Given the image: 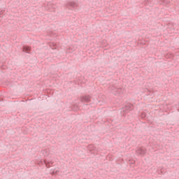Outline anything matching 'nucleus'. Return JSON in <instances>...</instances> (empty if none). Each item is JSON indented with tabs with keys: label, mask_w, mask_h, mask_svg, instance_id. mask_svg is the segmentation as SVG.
<instances>
[{
	"label": "nucleus",
	"mask_w": 179,
	"mask_h": 179,
	"mask_svg": "<svg viewBox=\"0 0 179 179\" xmlns=\"http://www.w3.org/2000/svg\"><path fill=\"white\" fill-rule=\"evenodd\" d=\"M22 52H27V54H30V47L23 46L22 47Z\"/></svg>",
	"instance_id": "nucleus-5"
},
{
	"label": "nucleus",
	"mask_w": 179,
	"mask_h": 179,
	"mask_svg": "<svg viewBox=\"0 0 179 179\" xmlns=\"http://www.w3.org/2000/svg\"><path fill=\"white\" fill-rule=\"evenodd\" d=\"M134 110V104L132 103H127L121 108V113H124V114H127L129 111H132Z\"/></svg>",
	"instance_id": "nucleus-1"
},
{
	"label": "nucleus",
	"mask_w": 179,
	"mask_h": 179,
	"mask_svg": "<svg viewBox=\"0 0 179 179\" xmlns=\"http://www.w3.org/2000/svg\"><path fill=\"white\" fill-rule=\"evenodd\" d=\"M80 101L82 103H90L92 101V96L90 95H83L80 97Z\"/></svg>",
	"instance_id": "nucleus-3"
},
{
	"label": "nucleus",
	"mask_w": 179,
	"mask_h": 179,
	"mask_svg": "<svg viewBox=\"0 0 179 179\" xmlns=\"http://www.w3.org/2000/svg\"><path fill=\"white\" fill-rule=\"evenodd\" d=\"M43 162L45 163L47 169H50V167H51V165H50V164H52V162H50L47 161L46 159H44Z\"/></svg>",
	"instance_id": "nucleus-6"
},
{
	"label": "nucleus",
	"mask_w": 179,
	"mask_h": 179,
	"mask_svg": "<svg viewBox=\"0 0 179 179\" xmlns=\"http://www.w3.org/2000/svg\"><path fill=\"white\" fill-rule=\"evenodd\" d=\"M136 153L138 156L144 157L146 155V148L139 147L136 150Z\"/></svg>",
	"instance_id": "nucleus-2"
},
{
	"label": "nucleus",
	"mask_w": 179,
	"mask_h": 179,
	"mask_svg": "<svg viewBox=\"0 0 179 179\" xmlns=\"http://www.w3.org/2000/svg\"><path fill=\"white\" fill-rule=\"evenodd\" d=\"M78 5V1H67L64 6L66 8H76Z\"/></svg>",
	"instance_id": "nucleus-4"
},
{
	"label": "nucleus",
	"mask_w": 179,
	"mask_h": 179,
	"mask_svg": "<svg viewBox=\"0 0 179 179\" xmlns=\"http://www.w3.org/2000/svg\"><path fill=\"white\" fill-rule=\"evenodd\" d=\"M0 101H1V99H0Z\"/></svg>",
	"instance_id": "nucleus-9"
},
{
	"label": "nucleus",
	"mask_w": 179,
	"mask_h": 179,
	"mask_svg": "<svg viewBox=\"0 0 179 179\" xmlns=\"http://www.w3.org/2000/svg\"><path fill=\"white\" fill-rule=\"evenodd\" d=\"M74 108H78L77 105H74Z\"/></svg>",
	"instance_id": "nucleus-8"
},
{
	"label": "nucleus",
	"mask_w": 179,
	"mask_h": 179,
	"mask_svg": "<svg viewBox=\"0 0 179 179\" xmlns=\"http://www.w3.org/2000/svg\"><path fill=\"white\" fill-rule=\"evenodd\" d=\"M88 149L90 150H94V146L92 144L88 145Z\"/></svg>",
	"instance_id": "nucleus-7"
}]
</instances>
